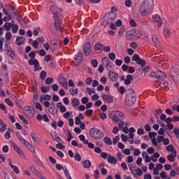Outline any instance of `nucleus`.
I'll return each mask as SVG.
<instances>
[{
    "instance_id": "nucleus-1",
    "label": "nucleus",
    "mask_w": 179,
    "mask_h": 179,
    "mask_svg": "<svg viewBox=\"0 0 179 179\" xmlns=\"http://www.w3.org/2000/svg\"><path fill=\"white\" fill-rule=\"evenodd\" d=\"M108 117L112 120L113 124H118L120 120L125 118V115L120 110H113L108 113Z\"/></svg>"
},
{
    "instance_id": "nucleus-2",
    "label": "nucleus",
    "mask_w": 179,
    "mask_h": 179,
    "mask_svg": "<svg viewBox=\"0 0 179 179\" xmlns=\"http://www.w3.org/2000/svg\"><path fill=\"white\" fill-rule=\"evenodd\" d=\"M136 101V94L132 89H128L126 91L125 103L127 106H134Z\"/></svg>"
},
{
    "instance_id": "nucleus-3",
    "label": "nucleus",
    "mask_w": 179,
    "mask_h": 179,
    "mask_svg": "<svg viewBox=\"0 0 179 179\" xmlns=\"http://www.w3.org/2000/svg\"><path fill=\"white\" fill-rule=\"evenodd\" d=\"M153 6L152 5V1L145 0L140 6L139 12L141 16L145 17L148 15L150 10H152Z\"/></svg>"
},
{
    "instance_id": "nucleus-4",
    "label": "nucleus",
    "mask_w": 179,
    "mask_h": 179,
    "mask_svg": "<svg viewBox=\"0 0 179 179\" xmlns=\"http://www.w3.org/2000/svg\"><path fill=\"white\" fill-rule=\"evenodd\" d=\"M90 136L92 139L99 141V139H102V138H104V133H103L101 130L97 128L93 127L90 129Z\"/></svg>"
},
{
    "instance_id": "nucleus-5",
    "label": "nucleus",
    "mask_w": 179,
    "mask_h": 179,
    "mask_svg": "<svg viewBox=\"0 0 179 179\" xmlns=\"http://www.w3.org/2000/svg\"><path fill=\"white\" fill-rule=\"evenodd\" d=\"M170 75L173 82H178L179 80V66H174L170 71Z\"/></svg>"
},
{
    "instance_id": "nucleus-6",
    "label": "nucleus",
    "mask_w": 179,
    "mask_h": 179,
    "mask_svg": "<svg viewBox=\"0 0 179 179\" xmlns=\"http://www.w3.org/2000/svg\"><path fill=\"white\" fill-rule=\"evenodd\" d=\"M150 76L152 78H155L156 79H161V80H164L166 78V73L162 71L152 72Z\"/></svg>"
},
{
    "instance_id": "nucleus-7",
    "label": "nucleus",
    "mask_w": 179,
    "mask_h": 179,
    "mask_svg": "<svg viewBox=\"0 0 179 179\" xmlns=\"http://www.w3.org/2000/svg\"><path fill=\"white\" fill-rule=\"evenodd\" d=\"M50 10L53 15V19L58 17L59 13H62V9L58 8V6L55 5L51 6L50 8Z\"/></svg>"
},
{
    "instance_id": "nucleus-8",
    "label": "nucleus",
    "mask_w": 179,
    "mask_h": 179,
    "mask_svg": "<svg viewBox=\"0 0 179 179\" xmlns=\"http://www.w3.org/2000/svg\"><path fill=\"white\" fill-rule=\"evenodd\" d=\"M132 61H134L135 62H136V64H138V65H141V66L143 67L145 66V65H146V62L143 59H142V58H141V57H139V55L134 54L132 57Z\"/></svg>"
},
{
    "instance_id": "nucleus-9",
    "label": "nucleus",
    "mask_w": 179,
    "mask_h": 179,
    "mask_svg": "<svg viewBox=\"0 0 179 179\" xmlns=\"http://www.w3.org/2000/svg\"><path fill=\"white\" fill-rule=\"evenodd\" d=\"M58 82L62 87H64L66 90H68V81L65 78H64V75L59 74L58 77Z\"/></svg>"
},
{
    "instance_id": "nucleus-10",
    "label": "nucleus",
    "mask_w": 179,
    "mask_h": 179,
    "mask_svg": "<svg viewBox=\"0 0 179 179\" xmlns=\"http://www.w3.org/2000/svg\"><path fill=\"white\" fill-rule=\"evenodd\" d=\"M28 64L29 65L34 66V72H36V71H38V69H40V71L43 69V68L41 67L38 69V66L40 65V63H38V60H37V59H30L28 62Z\"/></svg>"
},
{
    "instance_id": "nucleus-11",
    "label": "nucleus",
    "mask_w": 179,
    "mask_h": 179,
    "mask_svg": "<svg viewBox=\"0 0 179 179\" xmlns=\"http://www.w3.org/2000/svg\"><path fill=\"white\" fill-rule=\"evenodd\" d=\"M4 48L8 57H10V58H15V51H13V49H12V48H10L9 45L6 43L4 45Z\"/></svg>"
},
{
    "instance_id": "nucleus-12",
    "label": "nucleus",
    "mask_w": 179,
    "mask_h": 179,
    "mask_svg": "<svg viewBox=\"0 0 179 179\" xmlns=\"http://www.w3.org/2000/svg\"><path fill=\"white\" fill-rule=\"evenodd\" d=\"M24 114L27 117L32 118V117H34V110L30 106H27L24 108Z\"/></svg>"
},
{
    "instance_id": "nucleus-13",
    "label": "nucleus",
    "mask_w": 179,
    "mask_h": 179,
    "mask_svg": "<svg viewBox=\"0 0 179 179\" xmlns=\"http://www.w3.org/2000/svg\"><path fill=\"white\" fill-rule=\"evenodd\" d=\"M55 20V28L56 31H62V27L61 20H59V17L53 18Z\"/></svg>"
},
{
    "instance_id": "nucleus-14",
    "label": "nucleus",
    "mask_w": 179,
    "mask_h": 179,
    "mask_svg": "<svg viewBox=\"0 0 179 179\" xmlns=\"http://www.w3.org/2000/svg\"><path fill=\"white\" fill-rule=\"evenodd\" d=\"M90 51H92V45L87 42L84 46V54L85 57H89Z\"/></svg>"
},
{
    "instance_id": "nucleus-15",
    "label": "nucleus",
    "mask_w": 179,
    "mask_h": 179,
    "mask_svg": "<svg viewBox=\"0 0 179 179\" xmlns=\"http://www.w3.org/2000/svg\"><path fill=\"white\" fill-rule=\"evenodd\" d=\"M75 61L76 62H73L75 66H79V65H80V63L82 62V52H78L75 56Z\"/></svg>"
},
{
    "instance_id": "nucleus-16",
    "label": "nucleus",
    "mask_w": 179,
    "mask_h": 179,
    "mask_svg": "<svg viewBox=\"0 0 179 179\" xmlns=\"http://www.w3.org/2000/svg\"><path fill=\"white\" fill-rule=\"evenodd\" d=\"M152 20L157 23L158 27H162L163 24V20L160 18V16L155 15L152 16Z\"/></svg>"
},
{
    "instance_id": "nucleus-17",
    "label": "nucleus",
    "mask_w": 179,
    "mask_h": 179,
    "mask_svg": "<svg viewBox=\"0 0 179 179\" xmlns=\"http://www.w3.org/2000/svg\"><path fill=\"white\" fill-rule=\"evenodd\" d=\"M108 76L111 82H117V80H118V73L114 71H110L108 72Z\"/></svg>"
},
{
    "instance_id": "nucleus-18",
    "label": "nucleus",
    "mask_w": 179,
    "mask_h": 179,
    "mask_svg": "<svg viewBox=\"0 0 179 179\" xmlns=\"http://www.w3.org/2000/svg\"><path fill=\"white\" fill-rule=\"evenodd\" d=\"M105 16L110 23H113L117 19V14H113L111 13H107Z\"/></svg>"
},
{
    "instance_id": "nucleus-19",
    "label": "nucleus",
    "mask_w": 179,
    "mask_h": 179,
    "mask_svg": "<svg viewBox=\"0 0 179 179\" xmlns=\"http://www.w3.org/2000/svg\"><path fill=\"white\" fill-rule=\"evenodd\" d=\"M126 38L127 40H129V41H133V40H135V36L134 35L133 29L130 31H127L126 32Z\"/></svg>"
},
{
    "instance_id": "nucleus-20",
    "label": "nucleus",
    "mask_w": 179,
    "mask_h": 179,
    "mask_svg": "<svg viewBox=\"0 0 179 179\" xmlns=\"http://www.w3.org/2000/svg\"><path fill=\"white\" fill-rule=\"evenodd\" d=\"M13 148L15 150V152H17V153H18L19 156H20V157L24 159V153H23V151H22V150H20V148H19V146H17V145H16L15 143L13 144Z\"/></svg>"
},
{
    "instance_id": "nucleus-21",
    "label": "nucleus",
    "mask_w": 179,
    "mask_h": 179,
    "mask_svg": "<svg viewBox=\"0 0 179 179\" xmlns=\"http://www.w3.org/2000/svg\"><path fill=\"white\" fill-rule=\"evenodd\" d=\"M101 98L103 100L107 101V103H113V101H114L113 96L106 94H102Z\"/></svg>"
},
{
    "instance_id": "nucleus-22",
    "label": "nucleus",
    "mask_w": 179,
    "mask_h": 179,
    "mask_svg": "<svg viewBox=\"0 0 179 179\" xmlns=\"http://www.w3.org/2000/svg\"><path fill=\"white\" fill-rule=\"evenodd\" d=\"M117 162H118L117 157L112 155L108 156V163H109V164H113L115 166L117 164Z\"/></svg>"
},
{
    "instance_id": "nucleus-23",
    "label": "nucleus",
    "mask_w": 179,
    "mask_h": 179,
    "mask_svg": "<svg viewBox=\"0 0 179 179\" xmlns=\"http://www.w3.org/2000/svg\"><path fill=\"white\" fill-rule=\"evenodd\" d=\"M26 41V38L23 36H18L15 40L16 45H22V44H24Z\"/></svg>"
},
{
    "instance_id": "nucleus-24",
    "label": "nucleus",
    "mask_w": 179,
    "mask_h": 179,
    "mask_svg": "<svg viewBox=\"0 0 179 179\" xmlns=\"http://www.w3.org/2000/svg\"><path fill=\"white\" fill-rule=\"evenodd\" d=\"M94 51H104V45L100 43H96L94 45Z\"/></svg>"
},
{
    "instance_id": "nucleus-25",
    "label": "nucleus",
    "mask_w": 179,
    "mask_h": 179,
    "mask_svg": "<svg viewBox=\"0 0 179 179\" xmlns=\"http://www.w3.org/2000/svg\"><path fill=\"white\" fill-rule=\"evenodd\" d=\"M134 35V38H141L142 37V31L140 29H132Z\"/></svg>"
},
{
    "instance_id": "nucleus-26",
    "label": "nucleus",
    "mask_w": 179,
    "mask_h": 179,
    "mask_svg": "<svg viewBox=\"0 0 179 179\" xmlns=\"http://www.w3.org/2000/svg\"><path fill=\"white\" fill-rule=\"evenodd\" d=\"M24 146H26V148H27V149L29 150L33 155L36 154V148L30 144V143H27Z\"/></svg>"
},
{
    "instance_id": "nucleus-27",
    "label": "nucleus",
    "mask_w": 179,
    "mask_h": 179,
    "mask_svg": "<svg viewBox=\"0 0 179 179\" xmlns=\"http://www.w3.org/2000/svg\"><path fill=\"white\" fill-rule=\"evenodd\" d=\"M24 146H26V148H27V149L29 150L33 155L36 154V148L30 144V143H27Z\"/></svg>"
},
{
    "instance_id": "nucleus-28",
    "label": "nucleus",
    "mask_w": 179,
    "mask_h": 179,
    "mask_svg": "<svg viewBox=\"0 0 179 179\" xmlns=\"http://www.w3.org/2000/svg\"><path fill=\"white\" fill-rule=\"evenodd\" d=\"M175 157H177V151H174V152H171V155L167 156V159L169 162H174Z\"/></svg>"
},
{
    "instance_id": "nucleus-29",
    "label": "nucleus",
    "mask_w": 179,
    "mask_h": 179,
    "mask_svg": "<svg viewBox=\"0 0 179 179\" xmlns=\"http://www.w3.org/2000/svg\"><path fill=\"white\" fill-rule=\"evenodd\" d=\"M134 80V77L132 75H127L126 79L124 80V85H131V82Z\"/></svg>"
},
{
    "instance_id": "nucleus-30",
    "label": "nucleus",
    "mask_w": 179,
    "mask_h": 179,
    "mask_svg": "<svg viewBox=\"0 0 179 179\" xmlns=\"http://www.w3.org/2000/svg\"><path fill=\"white\" fill-rule=\"evenodd\" d=\"M102 62L103 65L106 66V68H111V65L110 64V59H108V57H104L102 59Z\"/></svg>"
},
{
    "instance_id": "nucleus-31",
    "label": "nucleus",
    "mask_w": 179,
    "mask_h": 179,
    "mask_svg": "<svg viewBox=\"0 0 179 179\" xmlns=\"http://www.w3.org/2000/svg\"><path fill=\"white\" fill-rule=\"evenodd\" d=\"M13 26V23L12 22H6L3 24V27L6 31H10V29H12V27Z\"/></svg>"
},
{
    "instance_id": "nucleus-32",
    "label": "nucleus",
    "mask_w": 179,
    "mask_h": 179,
    "mask_svg": "<svg viewBox=\"0 0 179 179\" xmlns=\"http://www.w3.org/2000/svg\"><path fill=\"white\" fill-rule=\"evenodd\" d=\"M48 111L50 114H52V115H55L58 113V110L55 106H50L48 109Z\"/></svg>"
},
{
    "instance_id": "nucleus-33",
    "label": "nucleus",
    "mask_w": 179,
    "mask_h": 179,
    "mask_svg": "<svg viewBox=\"0 0 179 179\" xmlns=\"http://www.w3.org/2000/svg\"><path fill=\"white\" fill-rule=\"evenodd\" d=\"M83 166L84 169H90L92 167V162H90V160L86 159L83 162Z\"/></svg>"
},
{
    "instance_id": "nucleus-34",
    "label": "nucleus",
    "mask_w": 179,
    "mask_h": 179,
    "mask_svg": "<svg viewBox=\"0 0 179 179\" xmlns=\"http://www.w3.org/2000/svg\"><path fill=\"white\" fill-rule=\"evenodd\" d=\"M44 100H47L48 101H50V100H51V96H50L49 94L42 95L40 98L41 103H43Z\"/></svg>"
},
{
    "instance_id": "nucleus-35",
    "label": "nucleus",
    "mask_w": 179,
    "mask_h": 179,
    "mask_svg": "<svg viewBox=\"0 0 179 179\" xmlns=\"http://www.w3.org/2000/svg\"><path fill=\"white\" fill-rule=\"evenodd\" d=\"M71 104H72L73 107H74V108H76V107H78V106H79V104H80L79 100L76 98H73L71 99Z\"/></svg>"
},
{
    "instance_id": "nucleus-36",
    "label": "nucleus",
    "mask_w": 179,
    "mask_h": 179,
    "mask_svg": "<svg viewBox=\"0 0 179 179\" xmlns=\"http://www.w3.org/2000/svg\"><path fill=\"white\" fill-rule=\"evenodd\" d=\"M57 108H59L61 113H65V111H66V108H65L61 102L57 103Z\"/></svg>"
},
{
    "instance_id": "nucleus-37",
    "label": "nucleus",
    "mask_w": 179,
    "mask_h": 179,
    "mask_svg": "<svg viewBox=\"0 0 179 179\" xmlns=\"http://www.w3.org/2000/svg\"><path fill=\"white\" fill-rule=\"evenodd\" d=\"M108 24H111V22H110V20L105 15V17H103V20L102 21V26H104V27H106V26H108Z\"/></svg>"
},
{
    "instance_id": "nucleus-38",
    "label": "nucleus",
    "mask_w": 179,
    "mask_h": 179,
    "mask_svg": "<svg viewBox=\"0 0 179 179\" xmlns=\"http://www.w3.org/2000/svg\"><path fill=\"white\" fill-rule=\"evenodd\" d=\"M152 41L154 43L155 47L159 45V37L157 35H153L152 37Z\"/></svg>"
},
{
    "instance_id": "nucleus-39",
    "label": "nucleus",
    "mask_w": 179,
    "mask_h": 179,
    "mask_svg": "<svg viewBox=\"0 0 179 179\" xmlns=\"http://www.w3.org/2000/svg\"><path fill=\"white\" fill-rule=\"evenodd\" d=\"M166 150L167 152H171V153H174L175 152H177V150H176V149H174V146L173 145H169L166 147Z\"/></svg>"
},
{
    "instance_id": "nucleus-40",
    "label": "nucleus",
    "mask_w": 179,
    "mask_h": 179,
    "mask_svg": "<svg viewBox=\"0 0 179 179\" xmlns=\"http://www.w3.org/2000/svg\"><path fill=\"white\" fill-rule=\"evenodd\" d=\"M8 165L11 167L13 171H15V174H19V173H20V170H19V167L11 164H8Z\"/></svg>"
},
{
    "instance_id": "nucleus-41",
    "label": "nucleus",
    "mask_w": 179,
    "mask_h": 179,
    "mask_svg": "<svg viewBox=\"0 0 179 179\" xmlns=\"http://www.w3.org/2000/svg\"><path fill=\"white\" fill-rule=\"evenodd\" d=\"M32 173H34V174H36V176H38V174H41L40 171H38L37 170V169H36V166L31 165L30 167H29Z\"/></svg>"
},
{
    "instance_id": "nucleus-42",
    "label": "nucleus",
    "mask_w": 179,
    "mask_h": 179,
    "mask_svg": "<svg viewBox=\"0 0 179 179\" xmlns=\"http://www.w3.org/2000/svg\"><path fill=\"white\" fill-rule=\"evenodd\" d=\"M103 141L105 143H106V145H113V141H111V138H110L109 137H104Z\"/></svg>"
},
{
    "instance_id": "nucleus-43",
    "label": "nucleus",
    "mask_w": 179,
    "mask_h": 179,
    "mask_svg": "<svg viewBox=\"0 0 179 179\" xmlns=\"http://www.w3.org/2000/svg\"><path fill=\"white\" fill-rule=\"evenodd\" d=\"M11 27H12L13 33L14 34L17 33V30H19V25L13 24V26Z\"/></svg>"
},
{
    "instance_id": "nucleus-44",
    "label": "nucleus",
    "mask_w": 179,
    "mask_h": 179,
    "mask_svg": "<svg viewBox=\"0 0 179 179\" xmlns=\"http://www.w3.org/2000/svg\"><path fill=\"white\" fill-rule=\"evenodd\" d=\"M148 136L150 139H153L157 136V133H156V131H150L148 133Z\"/></svg>"
},
{
    "instance_id": "nucleus-45",
    "label": "nucleus",
    "mask_w": 179,
    "mask_h": 179,
    "mask_svg": "<svg viewBox=\"0 0 179 179\" xmlns=\"http://www.w3.org/2000/svg\"><path fill=\"white\" fill-rule=\"evenodd\" d=\"M70 93L71 96H76L79 93V90L78 88L70 90Z\"/></svg>"
},
{
    "instance_id": "nucleus-46",
    "label": "nucleus",
    "mask_w": 179,
    "mask_h": 179,
    "mask_svg": "<svg viewBox=\"0 0 179 179\" xmlns=\"http://www.w3.org/2000/svg\"><path fill=\"white\" fill-rule=\"evenodd\" d=\"M10 132H12V130L10 129H8V130L5 133V138L6 139H10V138L12 137L10 136Z\"/></svg>"
},
{
    "instance_id": "nucleus-47",
    "label": "nucleus",
    "mask_w": 179,
    "mask_h": 179,
    "mask_svg": "<svg viewBox=\"0 0 179 179\" xmlns=\"http://www.w3.org/2000/svg\"><path fill=\"white\" fill-rule=\"evenodd\" d=\"M161 87H163L164 89H167L168 86H169V83L166 80H163L161 83Z\"/></svg>"
},
{
    "instance_id": "nucleus-48",
    "label": "nucleus",
    "mask_w": 179,
    "mask_h": 179,
    "mask_svg": "<svg viewBox=\"0 0 179 179\" xmlns=\"http://www.w3.org/2000/svg\"><path fill=\"white\" fill-rule=\"evenodd\" d=\"M162 113H163V110H162V108H158L155 110V117L157 118H159L160 114H162Z\"/></svg>"
},
{
    "instance_id": "nucleus-49",
    "label": "nucleus",
    "mask_w": 179,
    "mask_h": 179,
    "mask_svg": "<svg viewBox=\"0 0 179 179\" xmlns=\"http://www.w3.org/2000/svg\"><path fill=\"white\" fill-rule=\"evenodd\" d=\"M164 34L166 38L170 37V30L167 28L164 29Z\"/></svg>"
},
{
    "instance_id": "nucleus-50",
    "label": "nucleus",
    "mask_w": 179,
    "mask_h": 179,
    "mask_svg": "<svg viewBox=\"0 0 179 179\" xmlns=\"http://www.w3.org/2000/svg\"><path fill=\"white\" fill-rule=\"evenodd\" d=\"M0 52H3V38L0 37Z\"/></svg>"
},
{
    "instance_id": "nucleus-51",
    "label": "nucleus",
    "mask_w": 179,
    "mask_h": 179,
    "mask_svg": "<svg viewBox=\"0 0 179 179\" xmlns=\"http://www.w3.org/2000/svg\"><path fill=\"white\" fill-rule=\"evenodd\" d=\"M40 31H41L40 27L35 29L33 31V34H34V37H37V36H38V34L40 33Z\"/></svg>"
},
{
    "instance_id": "nucleus-52",
    "label": "nucleus",
    "mask_w": 179,
    "mask_h": 179,
    "mask_svg": "<svg viewBox=\"0 0 179 179\" xmlns=\"http://www.w3.org/2000/svg\"><path fill=\"white\" fill-rule=\"evenodd\" d=\"M74 159L77 162H80L82 160V157H80V154H79V152H76L75 156H74Z\"/></svg>"
},
{
    "instance_id": "nucleus-53",
    "label": "nucleus",
    "mask_w": 179,
    "mask_h": 179,
    "mask_svg": "<svg viewBox=\"0 0 179 179\" xmlns=\"http://www.w3.org/2000/svg\"><path fill=\"white\" fill-rule=\"evenodd\" d=\"M46 76H47V72H45V71H42L40 74L41 79H42V80H44Z\"/></svg>"
},
{
    "instance_id": "nucleus-54",
    "label": "nucleus",
    "mask_w": 179,
    "mask_h": 179,
    "mask_svg": "<svg viewBox=\"0 0 179 179\" xmlns=\"http://www.w3.org/2000/svg\"><path fill=\"white\" fill-rule=\"evenodd\" d=\"M87 93H88V94H90V96H92V94H94V93H96V92L94 91V89H92V88H87Z\"/></svg>"
},
{
    "instance_id": "nucleus-55",
    "label": "nucleus",
    "mask_w": 179,
    "mask_h": 179,
    "mask_svg": "<svg viewBox=\"0 0 179 179\" xmlns=\"http://www.w3.org/2000/svg\"><path fill=\"white\" fill-rule=\"evenodd\" d=\"M173 134H175L176 138H178L179 139V128H175L173 129Z\"/></svg>"
},
{
    "instance_id": "nucleus-56",
    "label": "nucleus",
    "mask_w": 179,
    "mask_h": 179,
    "mask_svg": "<svg viewBox=\"0 0 179 179\" xmlns=\"http://www.w3.org/2000/svg\"><path fill=\"white\" fill-rule=\"evenodd\" d=\"M92 82H93V79L91 77H87L85 80V83L87 85H92Z\"/></svg>"
},
{
    "instance_id": "nucleus-57",
    "label": "nucleus",
    "mask_w": 179,
    "mask_h": 179,
    "mask_svg": "<svg viewBox=\"0 0 179 179\" xmlns=\"http://www.w3.org/2000/svg\"><path fill=\"white\" fill-rule=\"evenodd\" d=\"M31 137L33 139L34 142H37V138H38V137L37 136L36 133L31 132Z\"/></svg>"
},
{
    "instance_id": "nucleus-58",
    "label": "nucleus",
    "mask_w": 179,
    "mask_h": 179,
    "mask_svg": "<svg viewBox=\"0 0 179 179\" xmlns=\"http://www.w3.org/2000/svg\"><path fill=\"white\" fill-rule=\"evenodd\" d=\"M5 101L10 107H13V102L10 99H6Z\"/></svg>"
},
{
    "instance_id": "nucleus-59",
    "label": "nucleus",
    "mask_w": 179,
    "mask_h": 179,
    "mask_svg": "<svg viewBox=\"0 0 179 179\" xmlns=\"http://www.w3.org/2000/svg\"><path fill=\"white\" fill-rule=\"evenodd\" d=\"M12 38V33L8 31L6 34V39L7 40V41H10V40Z\"/></svg>"
},
{
    "instance_id": "nucleus-60",
    "label": "nucleus",
    "mask_w": 179,
    "mask_h": 179,
    "mask_svg": "<svg viewBox=\"0 0 179 179\" xmlns=\"http://www.w3.org/2000/svg\"><path fill=\"white\" fill-rule=\"evenodd\" d=\"M52 82H54V78H48L45 80L46 85H51V83H52Z\"/></svg>"
},
{
    "instance_id": "nucleus-61",
    "label": "nucleus",
    "mask_w": 179,
    "mask_h": 179,
    "mask_svg": "<svg viewBox=\"0 0 179 179\" xmlns=\"http://www.w3.org/2000/svg\"><path fill=\"white\" fill-rule=\"evenodd\" d=\"M0 132H5L6 131V124H2L1 126H0Z\"/></svg>"
},
{
    "instance_id": "nucleus-62",
    "label": "nucleus",
    "mask_w": 179,
    "mask_h": 179,
    "mask_svg": "<svg viewBox=\"0 0 179 179\" xmlns=\"http://www.w3.org/2000/svg\"><path fill=\"white\" fill-rule=\"evenodd\" d=\"M57 149L64 150L65 149V145H63L62 143H59L56 145Z\"/></svg>"
},
{
    "instance_id": "nucleus-63",
    "label": "nucleus",
    "mask_w": 179,
    "mask_h": 179,
    "mask_svg": "<svg viewBox=\"0 0 179 179\" xmlns=\"http://www.w3.org/2000/svg\"><path fill=\"white\" fill-rule=\"evenodd\" d=\"M35 108H36V110H39V111H41L43 110V106H41L40 103H36Z\"/></svg>"
},
{
    "instance_id": "nucleus-64",
    "label": "nucleus",
    "mask_w": 179,
    "mask_h": 179,
    "mask_svg": "<svg viewBox=\"0 0 179 179\" xmlns=\"http://www.w3.org/2000/svg\"><path fill=\"white\" fill-rule=\"evenodd\" d=\"M108 58L112 61H114V59H115V55L113 52H110L108 54Z\"/></svg>"
}]
</instances>
